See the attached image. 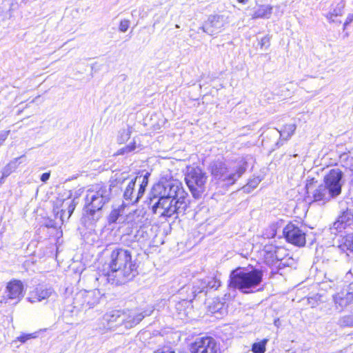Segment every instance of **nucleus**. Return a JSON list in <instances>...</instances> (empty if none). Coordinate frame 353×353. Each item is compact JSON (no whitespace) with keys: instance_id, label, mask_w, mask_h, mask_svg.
Here are the masks:
<instances>
[{"instance_id":"obj_21","label":"nucleus","mask_w":353,"mask_h":353,"mask_svg":"<svg viewBox=\"0 0 353 353\" xmlns=\"http://www.w3.org/2000/svg\"><path fill=\"white\" fill-rule=\"evenodd\" d=\"M126 319L128 321H125L123 323V325L126 328H131L134 325H137L143 318L144 315L141 313L139 314H131L125 312Z\"/></svg>"},{"instance_id":"obj_14","label":"nucleus","mask_w":353,"mask_h":353,"mask_svg":"<svg viewBox=\"0 0 353 353\" xmlns=\"http://www.w3.org/2000/svg\"><path fill=\"white\" fill-rule=\"evenodd\" d=\"M23 283L21 281L17 279L10 281L6 288L8 299L20 301L23 296Z\"/></svg>"},{"instance_id":"obj_32","label":"nucleus","mask_w":353,"mask_h":353,"mask_svg":"<svg viewBox=\"0 0 353 353\" xmlns=\"http://www.w3.org/2000/svg\"><path fill=\"white\" fill-rule=\"evenodd\" d=\"M245 170L246 165L245 163H243L242 165L237 166L234 173L238 178H239L245 172Z\"/></svg>"},{"instance_id":"obj_34","label":"nucleus","mask_w":353,"mask_h":353,"mask_svg":"<svg viewBox=\"0 0 353 353\" xmlns=\"http://www.w3.org/2000/svg\"><path fill=\"white\" fill-rule=\"evenodd\" d=\"M285 128H288V130H289V134H293V132H294L295 129H296V127L293 124H289V125H285L283 126V128H282V131H285Z\"/></svg>"},{"instance_id":"obj_40","label":"nucleus","mask_w":353,"mask_h":353,"mask_svg":"<svg viewBox=\"0 0 353 353\" xmlns=\"http://www.w3.org/2000/svg\"><path fill=\"white\" fill-rule=\"evenodd\" d=\"M237 1L240 3L245 4L248 2V0H237Z\"/></svg>"},{"instance_id":"obj_17","label":"nucleus","mask_w":353,"mask_h":353,"mask_svg":"<svg viewBox=\"0 0 353 353\" xmlns=\"http://www.w3.org/2000/svg\"><path fill=\"white\" fill-rule=\"evenodd\" d=\"M333 301L336 308L341 311L353 301V296L351 293L342 290L333 295Z\"/></svg>"},{"instance_id":"obj_39","label":"nucleus","mask_w":353,"mask_h":353,"mask_svg":"<svg viewBox=\"0 0 353 353\" xmlns=\"http://www.w3.org/2000/svg\"><path fill=\"white\" fill-rule=\"evenodd\" d=\"M6 134H0V146L3 144L4 141L6 139Z\"/></svg>"},{"instance_id":"obj_33","label":"nucleus","mask_w":353,"mask_h":353,"mask_svg":"<svg viewBox=\"0 0 353 353\" xmlns=\"http://www.w3.org/2000/svg\"><path fill=\"white\" fill-rule=\"evenodd\" d=\"M154 353H174V351L170 347H163L158 349Z\"/></svg>"},{"instance_id":"obj_16","label":"nucleus","mask_w":353,"mask_h":353,"mask_svg":"<svg viewBox=\"0 0 353 353\" xmlns=\"http://www.w3.org/2000/svg\"><path fill=\"white\" fill-rule=\"evenodd\" d=\"M103 320L110 327L121 325L123 321H128L125 316V312L121 310H112L105 314Z\"/></svg>"},{"instance_id":"obj_41","label":"nucleus","mask_w":353,"mask_h":353,"mask_svg":"<svg viewBox=\"0 0 353 353\" xmlns=\"http://www.w3.org/2000/svg\"><path fill=\"white\" fill-rule=\"evenodd\" d=\"M130 132H128L127 133V138H128V139H129V138H130Z\"/></svg>"},{"instance_id":"obj_36","label":"nucleus","mask_w":353,"mask_h":353,"mask_svg":"<svg viewBox=\"0 0 353 353\" xmlns=\"http://www.w3.org/2000/svg\"><path fill=\"white\" fill-rule=\"evenodd\" d=\"M346 161L348 163V168L353 172V156L347 157Z\"/></svg>"},{"instance_id":"obj_38","label":"nucleus","mask_w":353,"mask_h":353,"mask_svg":"<svg viewBox=\"0 0 353 353\" xmlns=\"http://www.w3.org/2000/svg\"><path fill=\"white\" fill-rule=\"evenodd\" d=\"M351 239L350 241L347 240L348 244L347 245V249L350 251L353 252V236L350 237Z\"/></svg>"},{"instance_id":"obj_2","label":"nucleus","mask_w":353,"mask_h":353,"mask_svg":"<svg viewBox=\"0 0 353 353\" xmlns=\"http://www.w3.org/2000/svg\"><path fill=\"white\" fill-rule=\"evenodd\" d=\"M109 268L117 283H124L132 279L137 274V265L132 259L131 252L127 250H114L110 256Z\"/></svg>"},{"instance_id":"obj_18","label":"nucleus","mask_w":353,"mask_h":353,"mask_svg":"<svg viewBox=\"0 0 353 353\" xmlns=\"http://www.w3.org/2000/svg\"><path fill=\"white\" fill-rule=\"evenodd\" d=\"M190 299H184L179 301L175 306L176 310L178 314V317L183 319L188 316V313L191 310Z\"/></svg>"},{"instance_id":"obj_28","label":"nucleus","mask_w":353,"mask_h":353,"mask_svg":"<svg viewBox=\"0 0 353 353\" xmlns=\"http://www.w3.org/2000/svg\"><path fill=\"white\" fill-rule=\"evenodd\" d=\"M239 179L234 173H230L228 172L224 174V176L221 179V181L226 183L227 185H233L236 179Z\"/></svg>"},{"instance_id":"obj_13","label":"nucleus","mask_w":353,"mask_h":353,"mask_svg":"<svg viewBox=\"0 0 353 353\" xmlns=\"http://www.w3.org/2000/svg\"><path fill=\"white\" fill-rule=\"evenodd\" d=\"M54 294L55 292L52 288L40 286L30 291L27 299L30 303H34L48 299Z\"/></svg>"},{"instance_id":"obj_5","label":"nucleus","mask_w":353,"mask_h":353,"mask_svg":"<svg viewBox=\"0 0 353 353\" xmlns=\"http://www.w3.org/2000/svg\"><path fill=\"white\" fill-rule=\"evenodd\" d=\"M305 197L311 199L312 202L325 203L334 198L330 194L324 184L319 183L318 180L314 177L309 178L306 180L305 185Z\"/></svg>"},{"instance_id":"obj_29","label":"nucleus","mask_w":353,"mask_h":353,"mask_svg":"<svg viewBox=\"0 0 353 353\" xmlns=\"http://www.w3.org/2000/svg\"><path fill=\"white\" fill-rule=\"evenodd\" d=\"M37 337V332L31 333V334H23L21 336H18L17 339L14 341H19L21 343H26L28 340L30 339H35Z\"/></svg>"},{"instance_id":"obj_27","label":"nucleus","mask_w":353,"mask_h":353,"mask_svg":"<svg viewBox=\"0 0 353 353\" xmlns=\"http://www.w3.org/2000/svg\"><path fill=\"white\" fill-rule=\"evenodd\" d=\"M221 17L219 15L214 14L209 17L207 26L209 28H216L217 25L221 23Z\"/></svg>"},{"instance_id":"obj_25","label":"nucleus","mask_w":353,"mask_h":353,"mask_svg":"<svg viewBox=\"0 0 353 353\" xmlns=\"http://www.w3.org/2000/svg\"><path fill=\"white\" fill-rule=\"evenodd\" d=\"M268 339H263L261 342L255 343L252 345V350L254 353H264Z\"/></svg>"},{"instance_id":"obj_22","label":"nucleus","mask_w":353,"mask_h":353,"mask_svg":"<svg viewBox=\"0 0 353 353\" xmlns=\"http://www.w3.org/2000/svg\"><path fill=\"white\" fill-rule=\"evenodd\" d=\"M207 283L203 280H196L194 282L191 289V295L188 296V299H190L192 301L197 294L201 293L206 288Z\"/></svg>"},{"instance_id":"obj_30","label":"nucleus","mask_w":353,"mask_h":353,"mask_svg":"<svg viewBox=\"0 0 353 353\" xmlns=\"http://www.w3.org/2000/svg\"><path fill=\"white\" fill-rule=\"evenodd\" d=\"M130 21L129 19H123L119 22V30L121 32H125L129 28Z\"/></svg>"},{"instance_id":"obj_23","label":"nucleus","mask_w":353,"mask_h":353,"mask_svg":"<svg viewBox=\"0 0 353 353\" xmlns=\"http://www.w3.org/2000/svg\"><path fill=\"white\" fill-rule=\"evenodd\" d=\"M337 221H353V205L343 210L339 214Z\"/></svg>"},{"instance_id":"obj_3","label":"nucleus","mask_w":353,"mask_h":353,"mask_svg":"<svg viewBox=\"0 0 353 353\" xmlns=\"http://www.w3.org/2000/svg\"><path fill=\"white\" fill-rule=\"evenodd\" d=\"M208 176L199 165H188L184 175V181L194 199H201L208 192Z\"/></svg>"},{"instance_id":"obj_7","label":"nucleus","mask_w":353,"mask_h":353,"mask_svg":"<svg viewBox=\"0 0 353 353\" xmlns=\"http://www.w3.org/2000/svg\"><path fill=\"white\" fill-rule=\"evenodd\" d=\"M343 172L339 168L330 169L323 177V184L334 197L342 192Z\"/></svg>"},{"instance_id":"obj_24","label":"nucleus","mask_w":353,"mask_h":353,"mask_svg":"<svg viewBox=\"0 0 353 353\" xmlns=\"http://www.w3.org/2000/svg\"><path fill=\"white\" fill-rule=\"evenodd\" d=\"M338 325L341 327H353V315H345L339 318Z\"/></svg>"},{"instance_id":"obj_26","label":"nucleus","mask_w":353,"mask_h":353,"mask_svg":"<svg viewBox=\"0 0 353 353\" xmlns=\"http://www.w3.org/2000/svg\"><path fill=\"white\" fill-rule=\"evenodd\" d=\"M136 148H137L136 142L134 141H133L128 145H125V147L119 150L117 152V155H123L125 154H128V153L134 151L136 149Z\"/></svg>"},{"instance_id":"obj_12","label":"nucleus","mask_w":353,"mask_h":353,"mask_svg":"<svg viewBox=\"0 0 353 353\" xmlns=\"http://www.w3.org/2000/svg\"><path fill=\"white\" fill-rule=\"evenodd\" d=\"M105 203L104 197L97 192L90 198V201L83 208V214L89 218L92 216L97 212L100 210Z\"/></svg>"},{"instance_id":"obj_10","label":"nucleus","mask_w":353,"mask_h":353,"mask_svg":"<svg viewBox=\"0 0 353 353\" xmlns=\"http://www.w3.org/2000/svg\"><path fill=\"white\" fill-rule=\"evenodd\" d=\"M283 234L289 243L297 246L305 244V234L299 227L290 222L283 230Z\"/></svg>"},{"instance_id":"obj_9","label":"nucleus","mask_w":353,"mask_h":353,"mask_svg":"<svg viewBox=\"0 0 353 353\" xmlns=\"http://www.w3.org/2000/svg\"><path fill=\"white\" fill-rule=\"evenodd\" d=\"M192 353H218L219 347L212 337L197 339L191 345Z\"/></svg>"},{"instance_id":"obj_35","label":"nucleus","mask_w":353,"mask_h":353,"mask_svg":"<svg viewBox=\"0 0 353 353\" xmlns=\"http://www.w3.org/2000/svg\"><path fill=\"white\" fill-rule=\"evenodd\" d=\"M353 21V14H350L347 16L345 23H343V30H345L350 23Z\"/></svg>"},{"instance_id":"obj_15","label":"nucleus","mask_w":353,"mask_h":353,"mask_svg":"<svg viewBox=\"0 0 353 353\" xmlns=\"http://www.w3.org/2000/svg\"><path fill=\"white\" fill-rule=\"evenodd\" d=\"M133 211L126 204L112 205V210L109 214L110 221H117L118 219L127 220L130 218Z\"/></svg>"},{"instance_id":"obj_1","label":"nucleus","mask_w":353,"mask_h":353,"mask_svg":"<svg viewBox=\"0 0 353 353\" xmlns=\"http://www.w3.org/2000/svg\"><path fill=\"white\" fill-rule=\"evenodd\" d=\"M151 194L153 198H159L153 205L154 212L165 218H170L181 210L184 212L190 204L188 193L177 179L159 181L153 185Z\"/></svg>"},{"instance_id":"obj_6","label":"nucleus","mask_w":353,"mask_h":353,"mask_svg":"<svg viewBox=\"0 0 353 353\" xmlns=\"http://www.w3.org/2000/svg\"><path fill=\"white\" fill-rule=\"evenodd\" d=\"M101 296L102 294L98 289L81 290L74 297V307L77 310L92 308L99 303Z\"/></svg>"},{"instance_id":"obj_11","label":"nucleus","mask_w":353,"mask_h":353,"mask_svg":"<svg viewBox=\"0 0 353 353\" xmlns=\"http://www.w3.org/2000/svg\"><path fill=\"white\" fill-rule=\"evenodd\" d=\"M75 209V203L73 201H58L53 205V213L56 219L60 221L68 220Z\"/></svg>"},{"instance_id":"obj_19","label":"nucleus","mask_w":353,"mask_h":353,"mask_svg":"<svg viewBox=\"0 0 353 353\" xmlns=\"http://www.w3.org/2000/svg\"><path fill=\"white\" fill-rule=\"evenodd\" d=\"M228 172V168L223 162H216L210 167V174L216 179L221 180Z\"/></svg>"},{"instance_id":"obj_37","label":"nucleus","mask_w":353,"mask_h":353,"mask_svg":"<svg viewBox=\"0 0 353 353\" xmlns=\"http://www.w3.org/2000/svg\"><path fill=\"white\" fill-rule=\"evenodd\" d=\"M50 176V172H45V173L42 174V175L41 176V180L42 182L46 183L49 179Z\"/></svg>"},{"instance_id":"obj_31","label":"nucleus","mask_w":353,"mask_h":353,"mask_svg":"<svg viewBox=\"0 0 353 353\" xmlns=\"http://www.w3.org/2000/svg\"><path fill=\"white\" fill-rule=\"evenodd\" d=\"M259 45H260L261 48H268L270 45V36L265 35V36L263 37L259 41Z\"/></svg>"},{"instance_id":"obj_8","label":"nucleus","mask_w":353,"mask_h":353,"mask_svg":"<svg viewBox=\"0 0 353 353\" xmlns=\"http://www.w3.org/2000/svg\"><path fill=\"white\" fill-rule=\"evenodd\" d=\"M148 176L149 174H145L139 184V189L137 192H134L136 181L137 177L132 179L127 187L125 188L123 192V197L125 200L129 201L132 204L137 203L139 199L143 196L145 188L148 184Z\"/></svg>"},{"instance_id":"obj_20","label":"nucleus","mask_w":353,"mask_h":353,"mask_svg":"<svg viewBox=\"0 0 353 353\" xmlns=\"http://www.w3.org/2000/svg\"><path fill=\"white\" fill-rule=\"evenodd\" d=\"M272 13V7L270 6H259L252 15V19H269Z\"/></svg>"},{"instance_id":"obj_4","label":"nucleus","mask_w":353,"mask_h":353,"mask_svg":"<svg viewBox=\"0 0 353 353\" xmlns=\"http://www.w3.org/2000/svg\"><path fill=\"white\" fill-rule=\"evenodd\" d=\"M262 279L263 272L259 270L247 271L237 268L230 274V286L237 288L244 293H249L250 289L259 285Z\"/></svg>"}]
</instances>
